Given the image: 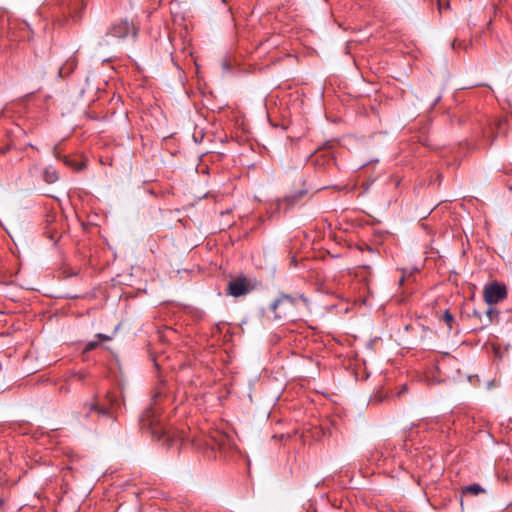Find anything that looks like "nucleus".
<instances>
[{"label":"nucleus","instance_id":"10","mask_svg":"<svg viewBox=\"0 0 512 512\" xmlns=\"http://www.w3.org/2000/svg\"><path fill=\"white\" fill-rule=\"evenodd\" d=\"M485 490L484 488L479 485V484H470V485H467L465 486L463 489H462V494L465 495V494H471V495H479L481 493H484Z\"/></svg>","mask_w":512,"mask_h":512},{"label":"nucleus","instance_id":"2","mask_svg":"<svg viewBox=\"0 0 512 512\" xmlns=\"http://www.w3.org/2000/svg\"><path fill=\"white\" fill-rule=\"evenodd\" d=\"M300 302L308 305L309 300L303 294L291 295L280 292L277 298L271 302L269 309L275 319H290L294 317V312Z\"/></svg>","mask_w":512,"mask_h":512},{"label":"nucleus","instance_id":"8","mask_svg":"<svg viewBox=\"0 0 512 512\" xmlns=\"http://www.w3.org/2000/svg\"><path fill=\"white\" fill-rule=\"evenodd\" d=\"M59 179L58 172L52 166H48L43 170V180L47 184H53Z\"/></svg>","mask_w":512,"mask_h":512},{"label":"nucleus","instance_id":"14","mask_svg":"<svg viewBox=\"0 0 512 512\" xmlns=\"http://www.w3.org/2000/svg\"><path fill=\"white\" fill-rule=\"evenodd\" d=\"M98 339L101 341H109L111 338L105 334L99 333L97 334Z\"/></svg>","mask_w":512,"mask_h":512},{"label":"nucleus","instance_id":"19","mask_svg":"<svg viewBox=\"0 0 512 512\" xmlns=\"http://www.w3.org/2000/svg\"><path fill=\"white\" fill-rule=\"evenodd\" d=\"M6 153V149H0V154Z\"/></svg>","mask_w":512,"mask_h":512},{"label":"nucleus","instance_id":"3","mask_svg":"<svg viewBox=\"0 0 512 512\" xmlns=\"http://www.w3.org/2000/svg\"><path fill=\"white\" fill-rule=\"evenodd\" d=\"M121 407V401L114 392H107L102 399L88 405L89 413L96 412L101 417L115 420V412Z\"/></svg>","mask_w":512,"mask_h":512},{"label":"nucleus","instance_id":"13","mask_svg":"<svg viewBox=\"0 0 512 512\" xmlns=\"http://www.w3.org/2000/svg\"><path fill=\"white\" fill-rule=\"evenodd\" d=\"M99 343L97 341H90L87 343L85 347V351H91L94 350L96 347H98Z\"/></svg>","mask_w":512,"mask_h":512},{"label":"nucleus","instance_id":"15","mask_svg":"<svg viewBox=\"0 0 512 512\" xmlns=\"http://www.w3.org/2000/svg\"><path fill=\"white\" fill-rule=\"evenodd\" d=\"M450 5H449V2H447L446 4L442 5L440 1H438V9H439V12L441 13L442 12V9L443 8H449Z\"/></svg>","mask_w":512,"mask_h":512},{"label":"nucleus","instance_id":"16","mask_svg":"<svg viewBox=\"0 0 512 512\" xmlns=\"http://www.w3.org/2000/svg\"><path fill=\"white\" fill-rule=\"evenodd\" d=\"M452 46H453L454 49H456L457 47L461 48L462 47V43L459 42L458 40H454L453 43H452Z\"/></svg>","mask_w":512,"mask_h":512},{"label":"nucleus","instance_id":"22","mask_svg":"<svg viewBox=\"0 0 512 512\" xmlns=\"http://www.w3.org/2000/svg\"><path fill=\"white\" fill-rule=\"evenodd\" d=\"M440 100V96H438L436 99H435V102L439 101Z\"/></svg>","mask_w":512,"mask_h":512},{"label":"nucleus","instance_id":"21","mask_svg":"<svg viewBox=\"0 0 512 512\" xmlns=\"http://www.w3.org/2000/svg\"><path fill=\"white\" fill-rule=\"evenodd\" d=\"M78 378H79V380H82L84 378V376L83 375H79Z\"/></svg>","mask_w":512,"mask_h":512},{"label":"nucleus","instance_id":"12","mask_svg":"<svg viewBox=\"0 0 512 512\" xmlns=\"http://www.w3.org/2000/svg\"><path fill=\"white\" fill-rule=\"evenodd\" d=\"M486 314L489 317V322H492L493 318L498 317L499 312L497 309L489 307L486 311Z\"/></svg>","mask_w":512,"mask_h":512},{"label":"nucleus","instance_id":"17","mask_svg":"<svg viewBox=\"0 0 512 512\" xmlns=\"http://www.w3.org/2000/svg\"><path fill=\"white\" fill-rule=\"evenodd\" d=\"M406 392H407V386H406V385H403V386L401 387V389L398 391L397 395H398V396H400V395H402V394H404V393H406Z\"/></svg>","mask_w":512,"mask_h":512},{"label":"nucleus","instance_id":"5","mask_svg":"<svg viewBox=\"0 0 512 512\" xmlns=\"http://www.w3.org/2000/svg\"><path fill=\"white\" fill-rule=\"evenodd\" d=\"M254 286L247 277L241 275L228 283L229 294L233 297H241L252 291Z\"/></svg>","mask_w":512,"mask_h":512},{"label":"nucleus","instance_id":"18","mask_svg":"<svg viewBox=\"0 0 512 512\" xmlns=\"http://www.w3.org/2000/svg\"><path fill=\"white\" fill-rule=\"evenodd\" d=\"M367 250H368L369 252H371V253H372V252H374L373 248H371V247H369V246L367 247Z\"/></svg>","mask_w":512,"mask_h":512},{"label":"nucleus","instance_id":"11","mask_svg":"<svg viewBox=\"0 0 512 512\" xmlns=\"http://www.w3.org/2000/svg\"><path fill=\"white\" fill-rule=\"evenodd\" d=\"M442 320L446 324L448 331H452L454 329V325L456 323V320L453 316V314L450 312L449 309H446L443 313Z\"/></svg>","mask_w":512,"mask_h":512},{"label":"nucleus","instance_id":"20","mask_svg":"<svg viewBox=\"0 0 512 512\" xmlns=\"http://www.w3.org/2000/svg\"><path fill=\"white\" fill-rule=\"evenodd\" d=\"M404 282V277H402L399 281L400 284H402Z\"/></svg>","mask_w":512,"mask_h":512},{"label":"nucleus","instance_id":"4","mask_svg":"<svg viewBox=\"0 0 512 512\" xmlns=\"http://www.w3.org/2000/svg\"><path fill=\"white\" fill-rule=\"evenodd\" d=\"M508 292L505 284L493 281L484 286L483 298L489 304H497L507 298Z\"/></svg>","mask_w":512,"mask_h":512},{"label":"nucleus","instance_id":"6","mask_svg":"<svg viewBox=\"0 0 512 512\" xmlns=\"http://www.w3.org/2000/svg\"><path fill=\"white\" fill-rule=\"evenodd\" d=\"M137 29L133 25V23H130L127 20H121L119 22L113 23L110 27V29L107 32V35H111L115 38L123 39L127 37L128 35H132L133 37H136L137 35Z\"/></svg>","mask_w":512,"mask_h":512},{"label":"nucleus","instance_id":"9","mask_svg":"<svg viewBox=\"0 0 512 512\" xmlns=\"http://www.w3.org/2000/svg\"><path fill=\"white\" fill-rule=\"evenodd\" d=\"M307 191L306 190H299L295 193H292V194H289V195H286L284 197V201L290 205V206H293L295 203H297L304 195H306Z\"/></svg>","mask_w":512,"mask_h":512},{"label":"nucleus","instance_id":"7","mask_svg":"<svg viewBox=\"0 0 512 512\" xmlns=\"http://www.w3.org/2000/svg\"><path fill=\"white\" fill-rule=\"evenodd\" d=\"M78 66V59L75 55L70 56L65 63L59 68L58 75L60 78L71 75Z\"/></svg>","mask_w":512,"mask_h":512},{"label":"nucleus","instance_id":"1","mask_svg":"<svg viewBox=\"0 0 512 512\" xmlns=\"http://www.w3.org/2000/svg\"><path fill=\"white\" fill-rule=\"evenodd\" d=\"M140 421L142 428L149 429L155 439L164 441L168 447L178 443L182 444L185 441L184 432L174 428L167 429L164 427L153 408L146 409Z\"/></svg>","mask_w":512,"mask_h":512}]
</instances>
